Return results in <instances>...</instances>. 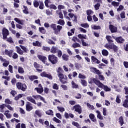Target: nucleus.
<instances>
[{
  "instance_id": "b1692460",
  "label": "nucleus",
  "mask_w": 128,
  "mask_h": 128,
  "mask_svg": "<svg viewBox=\"0 0 128 128\" xmlns=\"http://www.w3.org/2000/svg\"><path fill=\"white\" fill-rule=\"evenodd\" d=\"M14 20L16 22H18L19 24H21V26H24V20H20L18 18H14Z\"/></svg>"
},
{
  "instance_id": "4c0bfd02",
  "label": "nucleus",
  "mask_w": 128,
  "mask_h": 128,
  "mask_svg": "<svg viewBox=\"0 0 128 128\" xmlns=\"http://www.w3.org/2000/svg\"><path fill=\"white\" fill-rule=\"evenodd\" d=\"M18 72L19 74H24V70L22 66L18 67Z\"/></svg>"
},
{
  "instance_id": "3c124183",
  "label": "nucleus",
  "mask_w": 128,
  "mask_h": 128,
  "mask_svg": "<svg viewBox=\"0 0 128 128\" xmlns=\"http://www.w3.org/2000/svg\"><path fill=\"white\" fill-rule=\"evenodd\" d=\"M32 45L34 46H40V42L36 41V42H33Z\"/></svg>"
},
{
  "instance_id": "423d86ee",
  "label": "nucleus",
  "mask_w": 128,
  "mask_h": 128,
  "mask_svg": "<svg viewBox=\"0 0 128 128\" xmlns=\"http://www.w3.org/2000/svg\"><path fill=\"white\" fill-rule=\"evenodd\" d=\"M2 34L3 36V40H6V37L10 36V32L6 28H4L2 30Z\"/></svg>"
},
{
  "instance_id": "e433bc0d",
  "label": "nucleus",
  "mask_w": 128,
  "mask_h": 128,
  "mask_svg": "<svg viewBox=\"0 0 128 128\" xmlns=\"http://www.w3.org/2000/svg\"><path fill=\"white\" fill-rule=\"evenodd\" d=\"M46 114L48 116H54V111L52 110H48L46 112Z\"/></svg>"
},
{
  "instance_id": "5fc2aeb1",
  "label": "nucleus",
  "mask_w": 128,
  "mask_h": 128,
  "mask_svg": "<svg viewBox=\"0 0 128 128\" xmlns=\"http://www.w3.org/2000/svg\"><path fill=\"white\" fill-rule=\"evenodd\" d=\"M45 78H48L49 80H52V74L50 73L46 74V76Z\"/></svg>"
},
{
  "instance_id": "f03ea898",
  "label": "nucleus",
  "mask_w": 128,
  "mask_h": 128,
  "mask_svg": "<svg viewBox=\"0 0 128 128\" xmlns=\"http://www.w3.org/2000/svg\"><path fill=\"white\" fill-rule=\"evenodd\" d=\"M52 30L54 31V34H58V32H60V30L62 28V26L60 25L56 26V24H52L50 25Z\"/></svg>"
},
{
  "instance_id": "a211bd4d",
  "label": "nucleus",
  "mask_w": 128,
  "mask_h": 128,
  "mask_svg": "<svg viewBox=\"0 0 128 128\" xmlns=\"http://www.w3.org/2000/svg\"><path fill=\"white\" fill-rule=\"evenodd\" d=\"M126 100L123 102L122 106L126 108H128V95L125 96Z\"/></svg>"
},
{
  "instance_id": "39448f33",
  "label": "nucleus",
  "mask_w": 128,
  "mask_h": 128,
  "mask_svg": "<svg viewBox=\"0 0 128 128\" xmlns=\"http://www.w3.org/2000/svg\"><path fill=\"white\" fill-rule=\"evenodd\" d=\"M58 76L59 77V80L63 84H68V81L66 80H68V77L66 78H64V76L63 74L59 73L58 74Z\"/></svg>"
},
{
  "instance_id": "ddd939ff",
  "label": "nucleus",
  "mask_w": 128,
  "mask_h": 128,
  "mask_svg": "<svg viewBox=\"0 0 128 128\" xmlns=\"http://www.w3.org/2000/svg\"><path fill=\"white\" fill-rule=\"evenodd\" d=\"M114 38L118 44H123L124 42V39L122 36L114 37Z\"/></svg>"
},
{
  "instance_id": "f8f14e48",
  "label": "nucleus",
  "mask_w": 128,
  "mask_h": 128,
  "mask_svg": "<svg viewBox=\"0 0 128 128\" xmlns=\"http://www.w3.org/2000/svg\"><path fill=\"white\" fill-rule=\"evenodd\" d=\"M37 58H38V60H40L42 62V63H44V64H46V60H48L46 56H44L42 55L38 54L37 56Z\"/></svg>"
},
{
  "instance_id": "f3484780",
  "label": "nucleus",
  "mask_w": 128,
  "mask_h": 128,
  "mask_svg": "<svg viewBox=\"0 0 128 128\" xmlns=\"http://www.w3.org/2000/svg\"><path fill=\"white\" fill-rule=\"evenodd\" d=\"M58 48L56 46H52L51 48L50 49V52L51 54H57L58 51Z\"/></svg>"
},
{
  "instance_id": "4468645a",
  "label": "nucleus",
  "mask_w": 128,
  "mask_h": 128,
  "mask_svg": "<svg viewBox=\"0 0 128 128\" xmlns=\"http://www.w3.org/2000/svg\"><path fill=\"white\" fill-rule=\"evenodd\" d=\"M90 72H94V74H101L102 72H100V70H98L96 68H94V67H91L90 68Z\"/></svg>"
},
{
  "instance_id": "a18cd8bd",
  "label": "nucleus",
  "mask_w": 128,
  "mask_h": 128,
  "mask_svg": "<svg viewBox=\"0 0 128 128\" xmlns=\"http://www.w3.org/2000/svg\"><path fill=\"white\" fill-rule=\"evenodd\" d=\"M49 8H50V10H56V8H56V5L54 4H50L49 6Z\"/></svg>"
},
{
  "instance_id": "680f3d73",
  "label": "nucleus",
  "mask_w": 128,
  "mask_h": 128,
  "mask_svg": "<svg viewBox=\"0 0 128 128\" xmlns=\"http://www.w3.org/2000/svg\"><path fill=\"white\" fill-rule=\"evenodd\" d=\"M4 116H6V118H12V114L4 112Z\"/></svg>"
},
{
  "instance_id": "f704fd0d",
  "label": "nucleus",
  "mask_w": 128,
  "mask_h": 128,
  "mask_svg": "<svg viewBox=\"0 0 128 128\" xmlns=\"http://www.w3.org/2000/svg\"><path fill=\"white\" fill-rule=\"evenodd\" d=\"M102 52V56H108V51L106 50L103 49Z\"/></svg>"
},
{
  "instance_id": "09e8293b",
  "label": "nucleus",
  "mask_w": 128,
  "mask_h": 128,
  "mask_svg": "<svg viewBox=\"0 0 128 128\" xmlns=\"http://www.w3.org/2000/svg\"><path fill=\"white\" fill-rule=\"evenodd\" d=\"M81 84L83 86H88V83L84 80H81Z\"/></svg>"
},
{
  "instance_id": "bf43d9fd",
  "label": "nucleus",
  "mask_w": 128,
  "mask_h": 128,
  "mask_svg": "<svg viewBox=\"0 0 128 128\" xmlns=\"http://www.w3.org/2000/svg\"><path fill=\"white\" fill-rule=\"evenodd\" d=\"M57 108L58 110L61 112H64L65 110L64 108L62 107L57 106Z\"/></svg>"
},
{
  "instance_id": "f257e3e1",
  "label": "nucleus",
  "mask_w": 128,
  "mask_h": 128,
  "mask_svg": "<svg viewBox=\"0 0 128 128\" xmlns=\"http://www.w3.org/2000/svg\"><path fill=\"white\" fill-rule=\"evenodd\" d=\"M104 48H106L108 50H113L114 52L116 54L118 52V47L114 44V42H108L105 44Z\"/></svg>"
},
{
  "instance_id": "2eb2a0df",
  "label": "nucleus",
  "mask_w": 128,
  "mask_h": 128,
  "mask_svg": "<svg viewBox=\"0 0 128 128\" xmlns=\"http://www.w3.org/2000/svg\"><path fill=\"white\" fill-rule=\"evenodd\" d=\"M92 62L93 64H100V60H98L96 58L94 57V56H91Z\"/></svg>"
},
{
  "instance_id": "58836bf2",
  "label": "nucleus",
  "mask_w": 128,
  "mask_h": 128,
  "mask_svg": "<svg viewBox=\"0 0 128 128\" xmlns=\"http://www.w3.org/2000/svg\"><path fill=\"white\" fill-rule=\"evenodd\" d=\"M35 114L38 116V118H40L42 116V112H40V110H36L35 111Z\"/></svg>"
},
{
  "instance_id": "20e7f679",
  "label": "nucleus",
  "mask_w": 128,
  "mask_h": 128,
  "mask_svg": "<svg viewBox=\"0 0 128 128\" xmlns=\"http://www.w3.org/2000/svg\"><path fill=\"white\" fill-rule=\"evenodd\" d=\"M16 86L18 90H22V92H26L28 88V86L26 84H22L20 82H18L16 84Z\"/></svg>"
},
{
  "instance_id": "393cba45",
  "label": "nucleus",
  "mask_w": 128,
  "mask_h": 128,
  "mask_svg": "<svg viewBox=\"0 0 128 128\" xmlns=\"http://www.w3.org/2000/svg\"><path fill=\"white\" fill-rule=\"evenodd\" d=\"M89 118L92 122H96V119L94 118V114H90L89 115Z\"/></svg>"
},
{
  "instance_id": "bb28decb",
  "label": "nucleus",
  "mask_w": 128,
  "mask_h": 128,
  "mask_svg": "<svg viewBox=\"0 0 128 128\" xmlns=\"http://www.w3.org/2000/svg\"><path fill=\"white\" fill-rule=\"evenodd\" d=\"M68 58H69L68 55L66 54H64L62 55V58L63 60H65L66 62H68Z\"/></svg>"
},
{
  "instance_id": "e2e57ef3",
  "label": "nucleus",
  "mask_w": 128,
  "mask_h": 128,
  "mask_svg": "<svg viewBox=\"0 0 128 128\" xmlns=\"http://www.w3.org/2000/svg\"><path fill=\"white\" fill-rule=\"evenodd\" d=\"M20 48H21L22 50H24V52H28V49H26V46L20 45Z\"/></svg>"
},
{
  "instance_id": "a878e982",
  "label": "nucleus",
  "mask_w": 128,
  "mask_h": 128,
  "mask_svg": "<svg viewBox=\"0 0 128 128\" xmlns=\"http://www.w3.org/2000/svg\"><path fill=\"white\" fill-rule=\"evenodd\" d=\"M28 78L31 82H32L33 80H38V77L36 76L32 75L29 76Z\"/></svg>"
},
{
  "instance_id": "4be33fe9",
  "label": "nucleus",
  "mask_w": 128,
  "mask_h": 128,
  "mask_svg": "<svg viewBox=\"0 0 128 128\" xmlns=\"http://www.w3.org/2000/svg\"><path fill=\"white\" fill-rule=\"evenodd\" d=\"M16 52H18V54L21 55L24 54V50H22L20 46H16Z\"/></svg>"
},
{
  "instance_id": "a19ab883",
  "label": "nucleus",
  "mask_w": 128,
  "mask_h": 128,
  "mask_svg": "<svg viewBox=\"0 0 128 128\" xmlns=\"http://www.w3.org/2000/svg\"><path fill=\"white\" fill-rule=\"evenodd\" d=\"M103 90L105 91V92H110V90H112V89L110 88H108V86H104Z\"/></svg>"
},
{
  "instance_id": "49530a36",
  "label": "nucleus",
  "mask_w": 128,
  "mask_h": 128,
  "mask_svg": "<svg viewBox=\"0 0 128 128\" xmlns=\"http://www.w3.org/2000/svg\"><path fill=\"white\" fill-rule=\"evenodd\" d=\"M93 30H100L101 28L100 26L93 25L91 26Z\"/></svg>"
},
{
  "instance_id": "7c9ffc66",
  "label": "nucleus",
  "mask_w": 128,
  "mask_h": 128,
  "mask_svg": "<svg viewBox=\"0 0 128 128\" xmlns=\"http://www.w3.org/2000/svg\"><path fill=\"white\" fill-rule=\"evenodd\" d=\"M39 31L41 34H44L46 32V29H44V27H39L38 28Z\"/></svg>"
},
{
  "instance_id": "c85d7f7f",
  "label": "nucleus",
  "mask_w": 128,
  "mask_h": 128,
  "mask_svg": "<svg viewBox=\"0 0 128 128\" xmlns=\"http://www.w3.org/2000/svg\"><path fill=\"white\" fill-rule=\"evenodd\" d=\"M24 8V10H22V12L24 14H28L29 12H28V6H23Z\"/></svg>"
},
{
  "instance_id": "0e129e2a",
  "label": "nucleus",
  "mask_w": 128,
  "mask_h": 128,
  "mask_svg": "<svg viewBox=\"0 0 128 128\" xmlns=\"http://www.w3.org/2000/svg\"><path fill=\"white\" fill-rule=\"evenodd\" d=\"M80 26H82V28H88V26H88V23L81 24Z\"/></svg>"
},
{
  "instance_id": "37998d69",
  "label": "nucleus",
  "mask_w": 128,
  "mask_h": 128,
  "mask_svg": "<svg viewBox=\"0 0 128 128\" xmlns=\"http://www.w3.org/2000/svg\"><path fill=\"white\" fill-rule=\"evenodd\" d=\"M100 3H97L94 5V8L96 10H100Z\"/></svg>"
},
{
  "instance_id": "603ef678",
  "label": "nucleus",
  "mask_w": 128,
  "mask_h": 128,
  "mask_svg": "<svg viewBox=\"0 0 128 128\" xmlns=\"http://www.w3.org/2000/svg\"><path fill=\"white\" fill-rule=\"evenodd\" d=\"M112 4L114 6H120V2L113 1L112 2Z\"/></svg>"
},
{
  "instance_id": "aec40b11",
  "label": "nucleus",
  "mask_w": 128,
  "mask_h": 128,
  "mask_svg": "<svg viewBox=\"0 0 128 128\" xmlns=\"http://www.w3.org/2000/svg\"><path fill=\"white\" fill-rule=\"evenodd\" d=\"M26 100H28V102H32L34 104H36V100L34 99V98H32V96H28V97H27Z\"/></svg>"
},
{
  "instance_id": "ea45409f",
  "label": "nucleus",
  "mask_w": 128,
  "mask_h": 128,
  "mask_svg": "<svg viewBox=\"0 0 128 128\" xmlns=\"http://www.w3.org/2000/svg\"><path fill=\"white\" fill-rule=\"evenodd\" d=\"M58 24H60V26H64V20H59L58 21Z\"/></svg>"
},
{
  "instance_id": "79ce46f5",
  "label": "nucleus",
  "mask_w": 128,
  "mask_h": 128,
  "mask_svg": "<svg viewBox=\"0 0 128 128\" xmlns=\"http://www.w3.org/2000/svg\"><path fill=\"white\" fill-rule=\"evenodd\" d=\"M106 40H108V42H114V40H112V36H106Z\"/></svg>"
},
{
  "instance_id": "774afa93",
  "label": "nucleus",
  "mask_w": 128,
  "mask_h": 128,
  "mask_svg": "<svg viewBox=\"0 0 128 128\" xmlns=\"http://www.w3.org/2000/svg\"><path fill=\"white\" fill-rule=\"evenodd\" d=\"M124 90H125V94H128V88L126 86L124 87Z\"/></svg>"
},
{
  "instance_id": "cd10ccee",
  "label": "nucleus",
  "mask_w": 128,
  "mask_h": 128,
  "mask_svg": "<svg viewBox=\"0 0 128 128\" xmlns=\"http://www.w3.org/2000/svg\"><path fill=\"white\" fill-rule=\"evenodd\" d=\"M35 90H36L38 94H42V92H44V88H34Z\"/></svg>"
},
{
  "instance_id": "69168bd1",
  "label": "nucleus",
  "mask_w": 128,
  "mask_h": 128,
  "mask_svg": "<svg viewBox=\"0 0 128 128\" xmlns=\"http://www.w3.org/2000/svg\"><path fill=\"white\" fill-rule=\"evenodd\" d=\"M98 76L100 80H104V76L103 75L100 74H98Z\"/></svg>"
},
{
  "instance_id": "2f4dec72",
  "label": "nucleus",
  "mask_w": 128,
  "mask_h": 128,
  "mask_svg": "<svg viewBox=\"0 0 128 128\" xmlns=\"http://www.w3.org/2000/svg\"><path fill=\"white\" fill-rule=\"evenodd\" d=\"M8 44H14V40H12V36H9L8 38L6 37V39H5Z\"/></svg>"
},
{
  "instance_id": "6ab92c4d",
  "label": "nucleus",
  "mask_w": 128,
  "mask_h": 128,
  "mask_svg": "<svg viewBox=\"0 0 128 128\" xmlns=\"http://www.w3.org/2000/svg\"><path fill=\"white\" fill-rule=\"evenodd\" d=\"M4 52L6 56H8L10 58H12V52H14V50H8L6 49L4 50Z\"/></svg>"
},
{
  "instance_id": "5701e85b",
  "label": "nucleus",
  "mask_w": 128,
  "mask_h": 128,
  "mask_svg": "<svg viewBox=\"0 0 128 128\" xmlns=\"http://www.w3.org/2000/svg\"><path fill=\"white\" fill-rule=\"evenodd\" d=\"M118 122L119 124L121 126L124 124V117L122 116H121L119 118Z\"/></svg>"
},
{
  "instance_id": "0eeeda50",
  "label": "nucleus",
  "mask_w": 128,
  "mask_h": 128,
  "mask_svg": "<svg viewBox=\"0 0 128 128\" xmlns=\"http://www.w3.org/2000/svg\"><path fill=\"white\" fill-rule=\"evenodd\" d=\"M92 81L94 82L95 84H96V86H98V88H104V84L100 81L99 80H96V78H92Z\"/></svg>"
},
{
  "instance_id": "412c9836",
  "label": "nucleus",
  "mask_w": 128,
  "mask_h": 128,
  "mask_svg": "<svg viewBox=\"0 0 128 128\" xmlns=\"http://www.w3.org/2000/svg\"><path fill=\"white\" fill-rule=\"evenodd\" d=\"M78 37L81 40V42L84 40H86V34H79L78 35Z\"/></svg>"
},
{
  "instance_id": "338daca9",
  "label": "nucleus",
  "mask_w": 128,
  "mask_h": 128,
  "mask_svg": "<svg viewBox=\"0 0 128 128\" xmlns=\"http://www.w3.org/2000/svg\"><path fill=\"white\" fill-rule=\"evenodd\" d=\"M5 103L7 104H12V101L8 98H6L5 100Z\"/></svg>"
},
{
  "instance_id": "c756f323",
  "label": "nucleus",
  "mask_w": 128,
  "mask_h": 128,
  "mask_svg": "<svg viewBox=\"0 0 128 128\" xmlns=\"http://www.w3.org/2000/svg\"><path fill=\"white\" fill-rule=\"evenodd\" d=\"M39 8L40 10H44V4L42 1H39Z\"/></svg>"
},
{
  "instance_id": "4d7b16f0",
  "label": "nucleus",
  "mask_w": 128,
  "mask_h": 128,
  "mask_svg": "<svg viewBox=\"0 0 128 128\" xmlns=\"http://www.w3.org/2000/svg\"><path fill=\"white\" fill-rule=\"evenodd\" d=\"M72 48H80V44L78 43H74L72 44Z\"/></svg>"
},
{
  "instance_id": "c9c22d12",
  "label": "nucleus",
  "mask_w": 128,
  "mask_h": 128,
  "mask_svg": "<svg viewBox=\"0 0 128 128\" xmlns=\"http://www.w3.org/2000/svg\"><path fill=\"white\" fill-rule=\"evenodd\" d=\"M96 112L98 114L97 118H99V120H104V118H102V116L100 114V112L98 110H96Z\"/></svg>"
},
{
  "instance_id": "864d4df0",
  "label": "nucleus",
  "mask_w": 128,
  "mask_h": 128,
  "mask_svg": "<svg viewBox=\"0 0 128 128\" xmlns=\"http://www.w3.org/2000/svg\"><path fill=\"white\" fill-rule=\"evenodd\" d=\"M42 50H46V52H50V48L48 46H43Z\"/></svg>"
},
{
  "instance_id": "6e6552de",
  "label": "nucleus",
  "mask_w": 128,
  "mask_h": 128,
  "mask_svg": "<svg viewBox=\"0 0 128 128\" xmlns=\"http://www.w3.org/2000/svg\"><path fill=\"white\" fill-rule=\"evenodd\" d=\"M34 66L35 68H36V70H37V72H42V69H40L42 68L43 66L42 65L38 64L36 62H34Z\"/></svg>"
},
{
  "instance_id": "9d476101",
  "label": "nucleus",
  "mask_w": 128,
  "mask_h": 128,
  "mask_svg": "<svg viewBox=\"0 0 128 128\" xmlns=\"http://www.w3.org/2000/svg\"><path fill=\"white\" fill-rule=\"evenodd\" d=\"M26 110L27 112H30L34 110V107L32 106V104L30 103V102H26Z\"/></svg>"
},
{
  "instance_id": "1a4fd4ad",
  "label": "nucleus",
  "mask_w": 128,
  "mask_h": 128,
  "mask_svg": "<svg viewBox=\"0 0 128 128\" xmlns=\"http://www.w3.org/2000/svg\"><path fill=\"white\" fill-rule=\"evenodd\" d=\"M72 110H74V112H78L79 114H82V106H80V104H76L72 107Z\"/></svg>"
},
{
  "instance_id": "473e14b6",
  "label": "nucleus",
  "mask_w": 128,
  "mask_h": 128,
  "mask_svg": "<svg viewBox=\"0 0 128 128\" xmlns=\"http://www.w3.org/2000/svg\"><path fill=\"white\" fill-rule=\"evenodd\" d=\"M33 4L34 6V8H38L39 6H40V2H38V1L37 0H34L33 2Z\"/></svg>"
},
{
  "instance_id": "dca6fc26",
  "label": "nucleus",
  "mask_w": 128,
  "mask_h": 128,
  "mask_svg": "<svg viewBox=\"0 0 128 128\" xmlns=\"http://www.w3.org/2000/svg\"><path fill=\"white\" fill-rule=\"evenodd\" d=\"M109 28L112 32V34H114V32H118V28L114 26L112 24H110L109 26Z\"/></svg>"
},
{
  "instance_id": "72a5a7b5",
  "label": "nucleus",
  "mask_w": 128,
  "mask_h": 128,
  "mask_svg": "<svg viewBox=\"0 0 128 128\" xmlns=\"http://www.w3.org/2000/svg\"><path fill=\"white\" fill-rule=\"evenodd\" d=\"M71 84L72 86V88H78V84H76L74 82L72 81L71 82Z\"/></svg>"
},
{
  "instance_id": "052dcab7",
  "label": "nucleus",
  "mask_w": 128,
  "mask_h": 128,
  "mask_svg": "<svg viewBox=\"0 0 128 128\" xmlns=\"http://www.w3.org/2000/svg\"><path fill=\"white\" fill-rule=\"evenodd\" d=\"M52 88L54 90H58V85L56 83H54L52 86Z\"/></svg>"
},
{
  "instance_id": "7ed1b4c3",
  "label": "nucleus",
  "mask_w": 128,
  "mask_h": 128,
  "mask_svg": "<svg viewBox=\"0 0 128 128\" xmlns=\"http://www.w3.org/2000/svg\"><path fill=\"white\" fill-rule=\"evenodd\" d=\"M48 60L52 64H56L58 62V58L54 54L48 55Z\"/></svg>"
},
{
  "instance_id": "8fccbe9b",
  "label": "nucleus",
  "mask_w": 128,
  "mask_h": 128,
  "mask_svg": "<svg viewBox=\"0 0 128 128\" xmlns=\"http://www.w3.org/2000/svg\"><path fill=\"white\" fill-rule=\"evenodd\" d=\"M47 42L48 44H56V42L54 40L49 38L47 40Z\"/></svg>"
},
{
  "instance_id": "9b49d317",
  "label": "nucleus",
  "mask_w": 128,
  "mask_h": 128,
  "mask_svg": "<svg viewBox=\"0 0 128 128\" xmlns=\"http://www.w3.org/2000/svg\"><path fill=\"white\" fill-rule=\"evenodd\" d=\"M32 96V98H34V100H38V98H40V100H42V102H44V104H46V100L44 99V97H42L40 95H33Z\"/></svg>"
},
{
  "instance_id": "6e6d98bb",
  "label": "nucleus",
  "mask_w": 128,
  "mask_h": 128,
  "mask_svg": "<svg viewBox=\"0 0 128 128\" xmlns=\"http://www.w3.org/2000/svg\"><path fill=\"white\" fill-rule=\"evenodd\" d=\"M16 78H18V80L20 79V80H24V76H20L18 74H16Z\"/></svg>"
},
{
  "instance_id": "c03bdc74",
  "label": "nucleus",
  "mask_w": 128,
  "mask_h": 128,
  "mask_svg": "<svg viewBox=\"0 0 128 128\" xmlns=\"http://www.w3.org/2000/svg\"><path fill=\"white\" fill-rule=\"evenodd\" d=\"M52 120L55 122H56V124H62V121H60V120H58L56 117H54L52 119Z\"/></svg>"
},
{
  "instance_id": "13d9d810",
  "label": "nucleus",
  "mask_w": 128,
  "mask_h": 128,
  "mask_svg": "<svg viewBox=\"0 0 128 128\" xmlns=\"http://www.w3.org/2000/svg\"><path fill=\"white\" fill-rule=\"evenodd\" d=\"M92 14H94V11L92 10H86V14L87 16H90Z\"/></svg>"
},
{
  "instance_id": "de8ad7c7",
  "label": "nucleus",
  "mask_w": 128,
  "mask_h": 128,
  "mask_svg": "<svg viewBox=\"0 0 128 128\" xmlns=\"http://www.w3.org/2000/svg\"><path fill=\"white\" fill-rule=\"evenodd\" d=\"M57 54L58 58H62V52L60 50H58L57 52Z\"/></svg>"
}]
</instances>
